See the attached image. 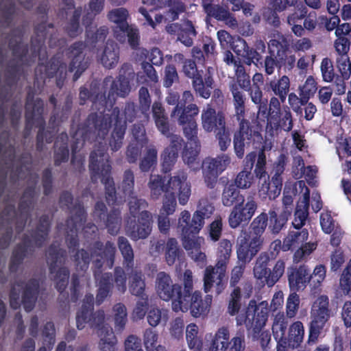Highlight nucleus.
Listing matches in <instances>:
<instances>
[{
  "instance_id": "nucleus-1",
  "label": "nucleus",
  "mask_w": 351,
  "mask_h": 351,
  "mask_svg": "<svg viewBox=\"0 0 351 351\" xmlns=\"http://www.w3.org/2000/svg\"><path fill=\"white\" fill-rule=\"evenodd\" d=\"M134 72L132 66L129 63H124L119 69V75L116 79L112 76H106L103 81L104 86L110 84L108 99L105 93H99V86L93 83L90 88L85 86L80 88V104L84 105L87 100L93 103L92 108L97 112L89 114L85 121L79 125L76 135H80L83 141H90L95 138L104 141L112 125L111 117L106 113V110H110L108 106L112 108L114 103V95L125 97L130 92V77L134 76Z\"/></svg>"
},
{
  "instance_id": "nucleus-2",
  "label": "nucleus",
  "mask_w": 351,
  "mask_h": 351,
  "mask_svg": "<svg viewBox=\"0 0 351 351\" xmlns=\"http://www.w3.org/2000/svg\"><path fill=\"white\" fill-rule=\"evenodd\" d=\"M88 250L82 249L77 252L74 256L75 264L77 268L86 271L93 258V274L97 290L96 303L102 304L111 295L114 284L117 290L123 293L127 289V276L123 268L116 267L113 274L111 272L102 273L104 265L109 269L112 268L115 261L116 247L114 244L108 241L104 244L100 241H96L88 247Z\"/></svg>"
},
{
  "instance_id": "nucleus-3",
  "label": "nucleus",
  "mask_w": 351,
  "mask_h": 351,
  "mask_svg": "<svg viewBox=\"0 0 351 351\" xmlns=\"http://www.w3.org/2000/svg\"><path fill=\"white\" fill-rule=\"evenodd\" d=\"M187 174L180 171L170 178L166 184L165 177L160 175H152L149 182L151 195L157 199L165 193L162 207L160 213L162 215H172L176 208V197L181 205H185L191 196V184L187 181Z\"/></svg>"
},
{
  "instance_id": "nucleus-4",
  "label": "nucleus",
  "mask_w": 351,
  "mask_h": 351,
  "mask_svg": "<svg viewBox=\"0 0 351 351\" xmlns=\"http://www.w3.org/2000/svg\"><path fill=\"white\" fill-rule=\"evenodd\" d=\"M193 99V95L190 90L184 91L180 103L177 104L171 114L172 118H178L179 125L182 127L184 134L187 138L182 154L184 162L188 165L195 162L200 149L196 122V117L199 110L194 104L186 106V104L192 102Z\"/></svg>"
},
{
  "instance_id": "nucleus-5",
  "label": "nucleus",
  "mask_w": 351,
  "mask_h": 351,
  "mask_svg": "<svg viewBox=\"0 0 351 351\" xmlns=\"http://www.w3.org/2000/svg\"><path fill=\"white\" fill-rule=\"evenodd\" d=\"M94 310V297L93 294H86L83 300L81 308L76 315V325L78 330L85 328L86 324L91 328L97 330L100 338L99 348L101 351H114L117 339L112 328L104 324L105 313L102 310L96 312Z\"/></svg>"
},
{
  "instance_id": "nucleus-6",
  "label": "nucleus",
  "mask_w": 351,
  "mask_h": 351,
  "mask_svg": "<svg viewBox=\"0 0 351 351\" xmlns=\"http://www.w3.org/2000/svg\"><path fill=\"white\" fill-rule=\"evenodd\" d=\"M229 89L233 97L234 116L239 122V127L233 135V144L237 152L240 154L243 151V141L257 143L261 139L260 126L256 121L245 117L246 97L243 88H239L236 84H230Z\"/></svg>"
},
{
  "instance_id": "nucleus-7",
  "label": "nucleus",
  "mask_w": 351,
  "mask_h": 351,
  "mask_svg": "<svg viewBox=\"0 0 351 351\" xmlns=\"http://www.w3.org/2000/svg\"><path fill=\"white\" fill-rule=\"evenodd\" d=\"M107 151L106 142L98 141L90 154L88 167L91 181L95 183L99 178L101 179L104 185L106 201L109 206H112L116 204L117 197L115 184L111 176L112 166Z\"/></svg>"
},
{
  "instance_id": "nucleus-8",
  "label": "nucleus",
  "mask_w": 351,
  "mask_h": 351,
  "mask_svg": "<svg viewBox=\"0 0 351 351\" xmlns=\"http://www.w3.org/2000/svg\"><path fill=\"white\" fill-rule=\"evenodd\" d=\"M206 212L197 210L192 218L188 210L181 213L178 220V228L181 229L182 245L189 252V255L198 266L203 267L206 265V256L201 251V245L197 235L204 224Z\"/></svg>"
},
{
  "instance_id": "nucleus-9",
  "label": "nucleus",
  "mask_w": 351,
  "mask_h": 351,
  "mask_svg": "<svg viewBox=\"0 0 351 351\" xmlns=\"http://www.w3.org/2000/svg\"><path fill=\"white\" fill-rule=\"evenodd\" d=\"M34 93L28 92L25 106V128L24 136L27 137L31 132L33 126L38 128L36 135V148L41 152L44 147V141L50 143L53 141L56 132L55 126L49 125L45 130L46 122L43 117L44 102L40 98L34 99Z\"/></svg>"
},
{
  "instance_id": "nucleus-10",
  "label": "nucleus",
  "mask_w": 351,
  "mask_h": 351,
  "mask_svg": "<svg viewBox=\"0 0 351 351\" xmlns=\"http://www.w3.org/2000/svg\"><path fill=\"white\" fill-rule=\"evenodd\" d=\"M34 93L28 92L25 106V128L24 136L27 137L31 132L33 126L38 128L36 135V148L41 152L44 147V141L50 143L53 141L56 132L55 126L49 125L45 130L46 122L43 117L44 102L40 98L34 99Z\"/></svg>"
},
{
  "instance_id": "nucleus-11",
  "label": "nucleus",
  "mask_w": 351,
  "mask_h": 351,
  "mask_svg": "<svg viewBox=\"0 0 351 351\" xmlns=\"http://www.w3.org/2000/svg\"><path fill=\"white\" fill-rule=\"evenodd\" d=\"M278 241L274 243L273 252H261L256 260L253 273L262 286L274 287L285 274V262L280 258L276 260L280 249V241Z\"/></svg>"
},
{
  "instance_id": "nucleus-12",
  "label": "nucleus",
  "mask_w": 351,
  "mask_h": 351,
  "mask_svg": "<svg viewBox=\"0 0 351 351\" xmlns=\"http://www.w3.org/2000/svg\"><path fill=\"white\" fill-rule=\"evenodd\" d=\"M130 215L126 219L125 232L133 241L147 238L152 230V215L145 209L147 202L143 199L132 198L129 202Z\"/></svg>"
},
{
  "instance_id": "nucleus-13",
  "label": "nucleus",
  "mask_w": 351,
  "mask_h": 351,
  "mask_svg": "<svg viewBox=\"0 0 351 351\" xmlns=\"http://www.w3.org/2000/svg\"><path fill=\"white\" fill-rule=\"evenodd\" d=\"M140 112V108L133 101L125 103L122 113L118 107L112 108L111 114H108L112 122L114 121L109 140V145L112 152H117L122 147L127 122H133Z\"/></svg>"
},
{
  "instance_id": "nucleus-14",
  "label": "nucleus",
  "mask_w": 351,
  "mask_h": 351,
  "mask_svg": "<svg viewBox=\"0 0 351 351\" xmlns=\"http://www.w3.org/2000/svg\"><path fill=\"white\" fill-rule=\"evenodd\" d=\"M66 258L65 250L55 244H51L47 250V263L49 265L51 278L55 282V287L61 295L66 299L69 298V293L66 289L69 284L70 271L67 267L58 266L64 263Z\"/></svg>"
},
{
  "instance_id": "nucleus-15",
  "label": "nucleus",
  "mask_w": 351,
  "mask_h": 351,
  "mask_svg": "<svg viewBox=\"0 0 351 351\" xmlns=\"http://www.w3.org/2000/svg\"><path fill=\"white\" fill-rule=\"evenodd\" d=\"M270 309L267 301L258 304L251 300L246 307L245 313L239 315L236 318L237 325H245L247 330H252L254 337L258 336L265 327L269 317Z\"/></svg>"
},
{
  "instance_id": "nucleus-16",
  "label": "nucleus",
  "mask_w": 351,
  "mask_h": 351,
  "mask_svg": "<svg viewBox=\"0 0 351 351\" xmlns=\"http://www.w3.org/2000/svg\"><path fill=\"white\" fill-rule=\"evenodd\" d=\"M331 317V309L329 308V299L327 295H322L314 302L311 311V322L308 324V335L307 343L309 346L315 344L322 331Z\"/></svg>"
},
{
  "instance_id": "nucleus-17",
  "label": "nucleus",
  "mask_w": 351,
  "mask_h": 351,
  "mask_svg": "<svg viewBox=\"0 0 351 351\" xmlns=\"http://www.w3.org/2000/svg\"><path fill=\"white\" fill-rule=\"evenodd\" d=\"M23 281L16 284L18 287L23 288L21 300H20V293L14 286L11 287L9 294L10 306L12 309L17 310L22 304L25 311L30 312L34 309L39 295L40 282L36 278H31L24 286H23Z\"/></svg>"
},
{
  "instance_id": "nucleus-18",
  "label": "nucleus",
  "mask_w": 351,
  "mask_h": 351,
  "mask_svg": "<svg viewBox=\"0 0 351 351\" xmlns=\"http://www.w3.org/2000/svg\"><path fill=\"white\" fill-rule=\"evenodd\" d=\"M197 61L193 59H186L183 62L182 72L185 77L191 79L192 86L197 94L200 97L208 99L210 97L214 80L208 69L207 73L203 78V70H199Z\"/></svg>"
},
{
  "instance_id": "nucleus-19",
  "label": "nucleus",
  "mask_w": 351,
  "mask_h": 351,
  "mask_svg": "<svg viewBox=\"0 0 351 351\" xmlns=\"http://www.w3.org/2000/svg\"><path fill=\"white\" fill-rule=\"evenodd\" d=\"M49 38V46L54 48L59 45L60 40L57 38L56 29L53 23H47L45 21L37 24L34 27V36L30 39V50L33 58L38 57L40 61L45 59L40 57L41 51L45 48V40Z\"/></svg>"
},
{
  "instance_id": "nucleus-20",
  "label": "nucleus",
  "mask_w": 351,
  "mask_h": 351,
  "mask_svg": "<svg viewBox=\"0 0 351 351\" xmlns=\"http://www.w3.org/2000/svg\"><path fill=\"white\" fill-rule=\"evenodd\" d=\"M211 302V295H207L205 300H203L202 293L199 291H195L182 295V300L175 303L174 312H187L190 310L193 317H199L208 311Z\"/></svg>"
},
{
  "instance_id": "nucleus-21",
  "label": "nucleus",
  "mask_w": 351,
  "mask_h": 351,
  "mask_svg": "<svg viewBox=\"0 0 351 351\" xmlns=\"http://www.w3.org/2000/svg\"><path fill=\"white\" fill-rule=\"evenodd\" d=\"M73 210H75L74 215L68 217L66 221L65 240L70 252H73L76 250L74 256L77 251L82 250L77 249L80 245L78 230L86 220L87 215L84 205L80 202L75 204ZM73 261L75 262L74 259Z\"/></svg>"
},
{
  "instance_id": "nucleus-22",
  "label": "nucleus",
  "mask_w": 351,
  "mask_h": 351,
  "mask_svg": "<svg viewBox=\"0 0 351 351\" xmlns=\"http://www.w3.org/2000/svg\"><path fill=\"white\" fill-rule=\"evenodd\" d=\"M35 73L36 75L40 73L41 79H50L56 77V86L59 88H62L66 79V64L63 61L62 56L54 55L45 64L40 62L35 69Z\"/></svg>"
},
{
  "instance_id": "nucleus-23",
  "label": "nucleus",
  "mask_w": 351,
  "mask_h": 351,
  "mask_svg": "<svg viewBox=\"0 0 351 351\" xmlns=\"http://www.w3.org/2000/svg\"><path fill=\"white\" fill-rule=\"evenodd\" d=\"M156 291L158 295L164 301H171V308L174 311V304L182 298V286L173 283L171 276L165 271L157 274Z\"/></svg>"
},
{
  "instance_id": "nucleus-24",
  "label": "nucleus",
  "mask_w": 351,
  "mask_h": 351,
  "mask_svg": "<svg viewBox=\"0 0 351 351\" xmlns=\"http://www.w3.org/2000/svg\"><path fill=\"white\" fill-rule=\"evenodd\" d=\"M230 163L228 155L222 154L216 158H206L202 163V172L204 182L209 189H213L218 176L226 169Z\"/></svg>"
},
{
  "instance_id": "nucleus-25",
  "label": "nucleus",
  "mask_w": 351,
  "mask_h": 351,
  "mask_svg": "<svg viewBox=\"0 0 351 351\" xmlns=\"http://www.w3.org/2000/svg\"><path fill=\"white\" fill-rule=\"evenodd\" d=\"M289 40L285 35L278 32L274 34L268 43L269 53L279 59V62L285 61L287 64V70H291L295 63V57L293 54H287L289 49Z\"/></svg>"
},
{
  "instance_id": "nucleus-26",
  "label": "nucleus",
  "mask_w": 351,
  "mask_h": 351,
  "mask_svg": "<svg viewBox=\"0 0 351 351\" xmlns=\"http://www.w3.org/2000/svg\"><path fill=\"white\" fill-rule=\"evenodd\" d=\"M86 48V43L83 41L73 43L67 50V56L71 58L69 65L68 71L70 73L74 72L73 80L77 81L82 74L88 67V62L85 60L84 50Z\"/></svg>"
},
{
  "instance_id": "nucleus-27",
  "label": "nucleus",
  "mask_w": 351,
  "mask_h": 351,
  "mask_svg": "<svg viewBox=\"0 0 351 351\" xmlns=\"http://www.w3.org/2000/svg\"><path fill=\"white\" fill-rule=\"evenodd\" d=\"M226 267L217 265H209L206 267L204 274V290L208 293L215 289L217 295L220 294L226 287Z\"/></svg>"
},
{
  "instance_id": "nucleus-28",
  "label": "nucleus",
  "mask_w": 351,
  "mask_h": 351,
  "mask_svg": "<svg viewBox=\"0 0 351 351\" xmlns=\"http://www.w3.org/2000/svg\"><path fill=\"white\" fill-rule=\"evenodd\" d=\"M257 209V204L252 198H247L245 204L239 203L234 205L228 217L230 228H237L241 224L247 223Z\"/></svg>"
},
{
  "instance_id": "nucleus-29",
  "label": "nucleus",
  "mask_w": 351,
  "mask_h": 351,
  "mask_svg": "<svg viewBox=\"0 0 351 351\" xmlns=\"http://www.w3.org/2000/svg\"><path fill=\"white\" fill-rule=\"evenodd\" d=\"M312 278L311 269L306 265H292L287 269V280L291 291H303Z\"/></svg>"
},
{
  "instance_id": "nucleus-30",
  "label": "nucleus",
  "mask_w": 351,
  "mask_h": 351,
  "mask_svg": "<svg viewBox=\"0 0 351 351\" xmlns=\"http://www.w3.org/2000/svg\"><path fill=\"white\" fill-rule=\"evenodd\" d=\"M263 241H258L248 235L238 237L237 241V256L238 263L247 265L261 250Z\"/></svg>"
},
{
  "instance_id": "nucleus-31",
  "label": "nucleus",
  "mask_w": 351,
  "mask_h": 351,
  "mask_svg": "<svg viewBox=\"0 0 351 351\" xmlns=\"http://www.w3.org/2000/svg\"><path fill=\"white\" fill-rule=\"evenodd\" d=\"M217 45L215 41L209 36L202 38V43L192 48L191 56L197 64L205 65L206 63H213L217 56Z\"/></svg>"
},
{
  "instance_id": "nucleus-32",
  "label": "nucleus",
  "mask_w": 351,
  "mask_h": 351,
  "mask_svg": "<svg viewBox=\"0 0 351 351\" xmlns=\"http://www.w3.org/2000/svg\"><path fill=\"white\" fill-rule=\"evenodd\" d=\"M166 30L170 34L176 35L178 40L188 47L193 46L197 34L194 24L188 19L180 23L169 24L166 26Z\"/></svg>"
},
{
  "instance_id": "nucleus-33",
  "label": "nucleus",
  "mask_w": 351,
  "mask_h": 351,
  "mask_svg": "<svg viewBox=\"0 0 351 351\" xmlns=\"http://www.w3.org/2000/svg\"><path fill=\"white\" fill-rule=\"evenodd\" d=\"M201 119L202 126L207 132L215 133L226 127L225 114L222 111L217 112L210 106L203 110Z\"/></svg>"
},
{
  "instance_id": "nucleus-34",
  "label": "nucleus",
  "mask_w": 351,
  "mask_h": 351,
  "mask_svg": "<svg viewBox=\"0 0 351 351\" xmlns=\"http://www.w3.org/2000/svg\"><path fill=\"white\" fill-rule=\"evenodd\" d=\"M31 242L29 237L25 234L22 237L21 242L16 244L13 249L9 263V270L11 273H16L19 270L28 251L31 250Z\"/></svg>"
},
{
  "instance_id": "nucleus-35",
  "label": "nucleus",
  "mask_w": 351,
  "mask_h": 351,
  "mask_svg": "<svg viewBox=\"0 0 351 351\" xmlns=\"http://www.w3.org/2000/svg\"><path fill=\"white\" fill-rule=\"evenodd\" d=\"M10 36L8 47L15 58L19 61H23L29 53L28 45L23 43L24 31L22 28L17 27L11 31Z\"/></svg>"
},
{
  "instance_id": "nucleus-36",
  "label": "nucleus",
  "mask_w": 351,
  "mask_h": 351,
  "mask_svg": "<svg viewBox=\"0 0 351 351\" xmlns=\"http://www.w3.org/2000/svg\"><path fill=\"white\" fill-rule=\"evenodd\" d=\"M202 6L208 16L213 17L217 21H224L231 26L237 24V20L229 10L219 5H215L213 0H202Z\"/></svg>"
},
{
  "instance_id": "nucleus-37",
  "label": "nucleus",
  "mask_w": 351,
  "mask_h": 351,
  "mask_svg": "<svg viewBox=\"0 0 351 351\" xmlns=\"http://www.w3.org/2000/svg\"><path fill=\"white\" fill-rule=\"evenodd\" d=\"M35 186H27L23 191L18 205V211L21 216H24L25 219L21 224L18 222L16 226V230L18 233L23 231L27 217L29 215L30 208L34 204L35 197Z\"/></svg>"
},
{
  "instance_id": "nucleus-38",
  "label": "nucleus",
  "mask_w": 351,
  "mask_h": 351,
  "mask_svg": "<svg viewBox=\"0 0 351 351\" xmlns=\"http://www.w3.org/2000/svg\"><path fill=\"white\" fill-rule=\"evenodd\" d=\"M129 12L125 8H118L110 10L107 14L108 19L117 26L114 29V36L120 43L125 42V36L119 31L128 27V18Z\"/></svg>"
},
{
  "instance_id": "nucleus-39",
  "label": "nucleus",
  "mask_w": 351,
  "mask_h": 351,
  "mask_svg": "<svg viewBox=\"0 0 351 351\" xmlns=\"http://www.w3.org/2000/svg\"><path fill=\"white\" fill-rule=\"evenodd\" d=\"M51 219L48 215H41L35 229L30 231L31 237L37 247H42L48 239L51 230Z\"/></svg>"
},
{
  "instance_id": "nucleus-40",
  "label": "nucleus",
  "mask_w": 351,
  "mask_h": 351,
  "mask_svg": "<svg viewBox=\"0 0 351 351\" xmlns=\"http://www.w3.org/2000/svg\"><path fill=\"white\" fill-rule=\"evenodd\" d=\"M69 136L66 132L60 133L54 143L53 160L54 165L60 166L69 160Z\"/></svg>"
},
{
  "instance_id": "nucleus-41",
  "label": "nucleus",
  "mask_w": 351,
  "mask_h": 351,
  "mask_svg": "<svg viewBox=\"0 0 351 351\" xmlns=\"http://www.w3.org/2000/svg\"><path fill=\"white\" fill-rule=\"evenodd\" d=\"M282 186V178L272 177L271 181L265 180L258 190L259 196L263 199H274L280 194Z\"/></svg>"
},
{
  "instance_id": "nucleus-42",
  "label": "nucleus",
  "mask_w": 351,
  "mask_h": 351,
  "mask_svg": "<svg viewBox=\"0 0 351 351\" xmlns=\"http://www.w3.org/2000/svg\"><path fill=\"white\" fill-rule=\"evenodd\" d=\"M119 60V47L112 40H108L100 58L102 65L108 69L114 68Z\"/></svg>"
},
{
  "instance_id": "nucleus-43",
  "label": "nucleus",
  "mask_w": 351,
  "mask_h": 351,
  "mask_svg": "<svg viewBox=\"0 0 351 351\" xmlns=\"http://www.w3.org/2000/svg\"><path fill=\"white\" fill-rule=\"evenodd\" d=\"M350 62L348 55H338L336 59L337 66L341 73V77L337 75L335 83L337 86L339 94H343L346 91V84L344 81L350 78L348 72L349 62Z\"/></svg>"
},
{
  "instance_id": "nucleus-44",
  "label": "nucleus",
  "mask_w": 351,
  "mask_h": 351,
  "mask_svg": "<svg viewBox=\"0 0 351 351\" xmlns=\"http://www.w3.org/2000/svg\"><path fill=\"white\" fill-rule=\"evenodd\" d=\"M288 213V211L282 210L278 212L274 209L269 210L267 214L269 230L272 234H278L286 227L287 221L291 216Z\"/></svg>"
},
{
  "instance_id": "nucleus-45",
  "label": "nucleus",
  "mask_w": 351,
  "mask_h": 351,
  "mask_svg": "<svg viewBox=\"0 0 351 351\" xmlns=\"http://www.w3.org/2000/svg\"><path fill=\"white\" fill-rule=\"evenodd\" d=\"M304 337V327L302 322L296 321L292 323L288 329V335L285 336V341L292 349L300 346Z\"/></svg>"
},
{
  "instance_id": "nucleus-46",
  "label": "nucleus",
  "mask_w": 351,
  "mask_h": 351,
  "mask_svg": "<svg viewBox=\"0 0 351 351\" xmlns=\"http://www.w3.org/2000/svg\"><path fill=\"white\" fill-rule=\"evenodd\" d=\"M118 247L123 256V265L127 271H132L134 265V255L132 247L124 237H119Z\"/></svg>"
},
{
  "instance_id": "nucleus-47",
  "label": "nucleus",
  "mask_w": 351,
  "mask_h": 351,
  "mask_svg": "<svg viewBox=\"0 0 351 351\" xmlns=\"http://www.w3.org/2000/svg\"><path fill=\"white\" fill-rule=\"evenodd\" d=\"M238 189L233 183L226 185L221 197L222 204L224 206L230 207L234 204L244 202V197L240 193Z\"/></svg>"
},
{
  "instance_id": "nucleus-48",
  "label": "nucleus",
  "mask_w": 351,
  "mask_h": 351,
  "mask_svg": "<svg viewBox=\"0 0 351 351\" xmlns=\"http://www.w3.org/2000/svg\"><path fill=\"white\" fill-rule=\"evenodd\" d=\"M82 13L81 6L75 8L72 16L66 23L64 30L69 37L74 38L82 33L83 29L80 25Z\"/></svg>"
},
{
  "instance_id": "nucleus-49",
  "label": "nucleus",
  "mask_w": 351,
  "mask_h": 351,
  "mask_svg": "<svg viewBox=\"0 0 351 351\" xmlns=\"http://www.w3.org/2000/svg\"><path fill=\"white\" fill-rule=\"evenodd\" d=\"M268 223V215L263 212L256 217L252 221L249 228L248 236L256 239L258 241H263V234L265 231Z\"/></svg>"
},
{
  "instance_id": "nucleus-50",
  "label": "nucleus",
  "mask_w": 351,
  "mask_h": 351,
  "mask_svg": "<svg viewBox=\"0 0 351 351\" xmlns=\"http://www.w3.org/2000/svg\"><path fill=\"white\" fill-rule=\"evenodd\" d=\"M267 85V90H271L279 97L282 103L286 100L289 91L290 80L288 76L282 75L278 80H271Z\"/></svg>"
},
{
  "instance_id": "nucleus-51",
  "label": "nucleus",
  "mask_w": 351,
  "mask_h": 351,
  "mask_svg": "<svg viewBox=\"0 0 351 351\" xmlns=\"http://www.w3.org/2000/svg\"><path fill=\"white\" fill-rule=\"evenodd\" d=\"M260 136L261 137V139L258 141L259 142H254L251 141L248 143V142L243 141V153L242 152L240 153L237 152L235 149V147H234V151L237 156V157L239 159H241L243 158L245 155V149H248L249 147H252V149H259L258 156H257V162L256 165H266V156L265 154V145L264 144L263 138L261 134V130L260 129ZM233 146H234L233 145Z\"/></svg>"
},
{
  "instance_id": "nucleus-52",
  "label": "nucleus",
  "mask_w": 351,
  "mask_h": 351,
  "mask_svg": "<svg viewBox=\"0 0 351 351\" xmlns=\"http://www.w3.org/2000/svg\"><path fill=\"white\" fill-rule=\"evenodd\" d=\"M245 91H247L250 95L252 101L257 105L258 108V114L262 115L268 114V101L267 99L264 98L263 96V92L259 86H250L249 88H247Z\"/></svg>"
},
{
  "instance_id": "nucleus-53",
  "label": "nucleus",
  "mask_w": 351,
  "mask_h": 351,
  "mask_svg": "<svg viewBox=\"0 0 351 351\" xmlns=\"http://www.w3.org/2000/svg\"><path fill=\"white\" fill-rule=\"evenodd\" d=\"M132 276L130 277V293L139 298L147 296L145 294V283L143 279V274L141 270L130 271Z\"/></svg>"
},
{
  "instance_id": "nucleus-54",
  "label": "nucleus",
  "mask_w": 351,
  "mask_h": 351,
  "mask_svg": "<svg viewBox=\"0 0 351 351\" xmlns=\"http://www.w3.org/2000/svg\"><path fill=\"white\" fill-rule=\"evenodd\" d=\"M230 339V331L222 326L215 332L209 348V351H223Z\"/></svg>"
},
{
  "instance_id": "nucleus-55",
  "label": "nucleus",
  "mask_w": 351,
  "mask_h": 351,
  "mask_svg": "<svg viewBox=\"0 0 351 351\" xmlns=\"http://www.w3.org/2000/svg\"><path fill=\"white\" fill-rule=\"evenodd\" d=\"M288 317H285L284 314H278L272 326V331L276 340L285 341V334L287 327L289 325Z\"/></svg>"
},
{
  "instance_id": "nucleus-56",
  "label": "nucleus",
  "mask_w": 351,
  "mask_h": 351,
  "mask_svg": "<svg viewBox=\"0 0 351 351\" xmlns=\"http://www.w3.org/2000/svg\"><path fill=\"white\" fill-rule=\"evenodd\" d=\"M158 152L156 147L150 144L146 147V152L140 161L139 168L143 172L149 171L157 164Z\"/></svg>"
},
{
  "instance_id": "nucleus-57",
  "label": "nucleus",
  "mask_w": 351,
  "mask_h": 351,
  "mask_svg": "<svg viewBox=\"0 0 351 351\" xmlns=\"http://www.w3.org/2000/svg\"><path fill=\"white\" fill-rule=\"evenodd\" d=\"M182 256V250L180 248L177 240L170 238L167 240L165 250V260L167 263L171 266L176 261L180 260Z\"/></svg>"
},
{
  "instance_id": "nucleus-58",
  "label": "nucleus",
  "mask_w": 351,
  "mask_h": 351,
  "mask_svg": "<svg viewBox=\"0 0 351 351\" xmlns=\"http://www.w3.org/2000/svg\"><path fill=\"white\" fill-rule=\"evenodd\" d=\"M108 229L109 234L116 235L121 228V212L117 209H112L108 214L104 221H102Z\"/></svg>"
},
{
  "instance_id": "nucleus-59",
  "label": "nucleus",
  "mask_w": 351,
  "mask_h": 351,
  "mask_svg": "<svg viewBox=\"0 0 351 351\" xmlns=\"http://www.w3.org/2000/svg\"><path fill=\"white\" fill-rule=\"evenodd\" d=\"M232 252V243L228 239L221 240L217 248V265L227 268Z\"/></svg>"
},
{
  "instance_id": "nucleus-60",
  "label": "nucleus",
  "mask_w": 351,
  "mask_h": 351,
  "mask_svg": "<svg viewBox=\"0 0 351 351\" xmlns=\"http://www.w3.org/2000/svg\"><path fill=\"white\" fill-rule=\"evenodd\" d=\"M166 16L171 21L178 19L179 16L186 11V5L181 0H167Z\"/></svg>"
},
{
  "instance_id": "nucleus-61",
  "label": "nucleus",
  "mask_w": 351,
  "mask_h": 351,
  "mask_svg": "<svg viewBox=\"0 0 351 351\" xmlns=\"http://www.w3.org/2000/svg\"><path fill=\"white\" fill-rule=\"evenodd\" d=\"M245 330L241 328L237 331L234 337L229 341L223 351H245Z\"/></svg>"
},
{
  "instance_id": "nucleus-62",
  "label": "nucleus",
  "mask_w": 351,
  "mask_h": 351,
  "mask_svg": "<svg viewBox=\"0 0 351 351\" xmlns=\"http://www.w3.org/2000/svg\"><path fill=\"white\" fill-rule=\"evenodd\" d=\"M236 81H232L230 84H236L239 88L245 90L251 85L250 76L246 73L243 65L239 64L235 69Z\"/></svg>"
},
{
  "instance_id": "nucleus-63",
  "label": "nucleus",
  "mask_w": 351,
  "mask_h": 351,
  "mask_svg": "<svg viewBox=\"0 0 351 351\" xmlns=\"http://www.w3.org/2000/svg\"><path fill=\"white\" fill-rule=\"evenodd\" d=\"M198 327L195 324H190L187 326L186 330V337L188 346L191 349H195L196 351H199L202 342L197 337Z\"/></svg>"
},
{
  "instance_id": "nucleus-64",
  "label": "nucleus",
  "mask_w": 351,
  "mask_h": 351,
  "mask_svg": "<svg viewBox=\"0 0 351 351\" xmlns=\"http://www.w3.org/2000/svg\"><path fill=\"white\" fill-rule=\"evenodd\" d=\"M114 312V327L117 330H123L127 322L126 307L121 303L116 304L113 307Z\"/></svg>"
}]
</instances>
